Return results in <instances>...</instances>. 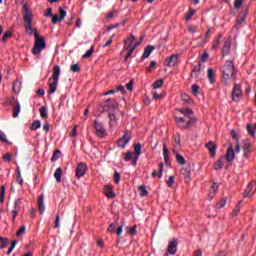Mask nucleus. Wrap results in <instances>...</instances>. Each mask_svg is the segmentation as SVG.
Returning <instances> with one entry per match:
<instances>
[{"label":"nucleus","mask_w":256,"mask_h":256,"mask_svg":"<svg viewBox=\"0 0 256 256\" xmlns=\"http://www.w3.org/2000/svg\"><path fill=\"white\" fill-rule=\"evenodd\" d=\"M174 119L179 129H191L197 125V118L193 116V109L191 108L177 109Z\"/></svg>","instance_id":"f257e3e1"},{"label":"nucleus","mask_w":256,"mask_h":256,"mask_svg":"<svg viewBox=\"0 0 256 256\" xmlns=\"http://www.w3.org/2000/svg\"><path fill=\"white\" fill-rule=\"evenodd\" d=\"M223 83L226 87H231L229 80L235 75V64L231 60H227L221 67Z\"/></svg>","instance_id":"f03ea898"},{"label":"nucleus","mask_w":256,"mask_h":256,"mask_svg":"<svg viewBox=\"0 0 256 256\" xmlns=\"http://www.w3.org/2000/svg\"><path fill=\"white\" fill-rule=\"evenodd\" d=\"M22 15L27 35H33V12L27 4L22 7Z\"/></svg>","instance_id":"7ed1b4c3"},{"label":"nucleus","mask_w":256,"mask_h":256,"mask_svg":"<svg viewBox=\"0 0 256 256\" xmlns=\"http://www.w3.org/2000/svg\"><path fill=\"white\" fill-rule=\"evenodd\" d=\"M61 75V66L55 65L53 67V74H52V82L51 78L49 79V95H53L55 91H57V85H59V76Z\"/></svg>","instance_id":"20e7f679"},{"label":"nucleus","mask_w":256,"mask_h":256,"mask_svg":"<svg viewBox=\"0 0 256 256\" xmlns=\"http://www.w3.org/2000/svg\"><path fill=\"white\" fill-rule=\"evenodd\" d=\"M34 37H35V42H34V47L32 48V53L33 55H39L45 47H47V43H45V39L41 36H39V32L37 29L34 30Z\"/></svg>","instance_id":"39448f33"},{"label":"nucleus","mask_w":256,"mask_h":256,"mask_svg":"<svg viewBox=\"0 0 256 256\" xmlns=\"http://www.w3.org/2000/svg\"><path fill=\"white\" fill-rule=\"evenodd\" d=\"M94 129H95L96 136L99 139H103L105 135H107V130H105V126L103 125V123L97 120L94 121Z\"/></svg>","instance_id":"423d86ee"},{"label":"nucleus","mask_w":256,"mask_h":256,"mask_svg":"<svg viewBox=\"0 0 256 256\" xmlns=\"http://www.w3.org/2000/svg\"><path fill=\"white\" fill-rule=\"evenodd\" d=\"M131 141V133H129V131H126L125 134L123 135V137L119 138L117 141V145L118 147H120L121 149H125V146L127 145V143H129Z\"/></svg>","instance_id":"0eeeda50"},{"label":"nucleus","mask_w":256,"mask_h":256,"mask_svg":"<svg viewBox=\"0 0 256 256\" xmlns=\"http://www.w3.org/2000/svg\"><path fill=\"white\" fill-rule=\"evenodd\" d=\"M85 173H87V164L80 162L76 166V177L78 179H81V177L85 176Z\"/></svg>","instance_id":"6e6552de"},{"label":"nucleus","mask_w":256,"mask_h":256,"mask_svg":"<svg viewBox=\"0 0 256 256\" xmlns=\"http://www.w3.org/2000/svg\"><path fill=\"white\" fill-rule=\"evenodd\" d=\"M243 95V91L241 90V85L235 84L232 90V99L233 101H239L241 96Z\"/></svg>","instance_id":"1a4fd4ad"},{"label":"nucleus","mask_w":256,"mask_h":256,"mask_svg":"<svg viewBox=\"0 0 256 256\" xmlns=\"http://www.w3.org/2000/svg\"><path fill=\"white\" fill-rule=\"evenodd\" d=\"M177 245H179L177 239L173 238L170 240L168 243L167 253L170 255H175L177 253Z\"/></svg>","instance_id":"9d476101"},{"label":"nucleus","mask_w":256,"mask_h":256,"mask_svg":"<svg viewBox=\"0 0 256 256\" xmlns=\"http://www.w3.org/2000/svg\"><path fill=\"white\" fill-rule=\"evenodd\" d=\"M178 59H179V55L172 54L170 57L166 58L164 65L166 67H175V65H177Z\"/></svg>","instance_id":"9b49d317"},{"label":"nucleus","mask_w":256,"mask_h":256,"mask_svg":"<svg viewBox=\"0 0 256 256\" xmlns=\"http://www.w3.org/2000/svg\"><path fill=\"white\" fill-rule=\"evenodd\" d=\"M206 149H208L210 153V157H215L217 155V144L213 141H209L205 144Z\"/></svg>","instance_id":"f8f14e48"},{"label":"nucleus","mask_w":256,"mask_h":256,"mask_svg":"<svg viewBox=\"0 0 256 256\" xmlns=\"http://www.w3.org/2000/svg\"><path fill=\"white\" fill-rule=\"evenodd\" d=\"M255 191H256V182H250L248 184V187L244 191V197H251V195H253Z\"/></svg>","instance_id":"ddd939ff"},{"label":"nucleus","mask_w":256,"mask_h":256,"mask_svg":"<svg viewBox=\"0 0 256 256\" xmlns=\"http://www.w3.org/2000/svg\"><path fill=\"white\" fill-rule=\"evenodd\" d=\"M153 51H155V46L148 45L147 47H145L144 52H143L142 57H141L142 61H145V59H148V57L151 56Z\"/></svg>","instance_id":"4468645a"},{"label":"nucleus","mask_w":256,"mask_h":256,"mask_svg":"<svg viewBox=\"0 0 256 256\" xmlns=\"http://www.w3.org/2000/svg\"><path fill=\"white\" fill-rule=\"evenodd\" d=\"M235 159V150L233 149V144H230L226 152V161L231 163Z\"/></svg>","instance_id":"2eb2a0df"},{"label":"nucleus","mask_w":256,"mask_h":256,"mask_svg":"<svg viewBox=\"0 0 256 256\" xmlns=\"http://www.w3.org/2000/svg\"><path fill=\"white\" fill-rule=\"evenodd\" d=\"M45 196L42 194L38 197V211L40 212V215H43L45 213Z\"/></svg>","instance_id":"dca6fc26"},{"label":"nucleus","mask_w":256,"mask_h":256,"mask_svg":"<svg viewBox=\"0 0 256 256\" xmlns=\"http://www.w3.org/2000/svg\"><path fill=\"white\" fill-rule=\"evenodd\" d=\"M245 25V13L241 12L236 20V29H241Z\"/></svg>","instance_id":"f3484780"},{"label":"nucleus","mask_w":256,"mask_h":256,"mask_svg":"<svg viewBox=\"0 0 256 256\" xmlns=\"http://www.w3.org/2000/svg\"><path fill=\"white\" fill-rule=\"evenodd\" d=\"M181 175H183L185 181H189L191 179V167L187 166L185 168H182L180 171Z\"/></svg>","instance_id":"a211bd4d"},{"label":"nucleus","mask_w":256,"mask_h":256,"mask_svg":"<svg viewBox=\"0 0 256 256\" xmlns=\"http://www.w3.org/2000/svg\"><path fill=\"white\" fill-rule=\"evenodd\" d=\"M104 193L108 199L115 198V192H113V187L110 185L104 186Z\"/></svg>","instance_id":"6ab92c4d"},{"label":"nucleus","mask_w":256,"mask_h":256,"mask_svg":"<svg viewBox=\"0 0 256 256\" xmlns=\"http://www.w3.org/2000/svg\"><path fill=\"white\" fill-rule=\"evenodd\" d=\"M199 73H201V62L198 63V66H194L190 77H195V79H197V77H199Z\"/></svg>","instance_id":"aec40b11"},{"label":"nucleus","mask_w":256,"mask_h":256,"mask_svg":"<svg viewBox=\"0 0 256 256\" xmlns=\"http://www.w3.org/2000/svg\"><path fill=\"white\" fill-rule=\"evenodd\" d=\"M230 49H231V41L227 40L224 42V46L222 48V55H229Z\"/></svg>","instance_id":"412c9836"},{"label":"nucleus","mask_w":256,"mask_h":256,"mask_svg":"<svg viewBox=\"0 0 256 256\" xmlns=\"http://www.w3.org/2000/svg\"><path fill=\"white\" fill-rule=\"evenodd\" d=\"M19 113H21V104L17 102L13 108L12 117L16 119V117H19Z\"/></svg>","instance_id":"4be33fe9"},{"label":"nucleus","mask_w":256,"mask_h":256,"mask_svg":"<svg viewBox=\"0 0 256 256\" xmlns=\"http://www.w3.org/2000/svg\"><path fill=\"white\" fill-rule=\"evenodd\" d=\"M208 81L211 85L215 83V70H213V68L208 69Z\"/></svg>","instance_id":"5701e85b"},{"label":"nucleus","mask_w":256,"mask_h":256,"mask_svg":"<svg viewBox=\"0 0 256 256\" xmlns=\"http://www.w3.org/2000/svg\"><path fill=\"white\" fill-rule=\"evenodd\" d=\"M62 175H63V169L61 167L57 168L54 173V178L56 179L57 183H61Z\"/></svg>","instance_id":"b1692460"},{"label":"nucleus","mask_w":256,"mask_h":256,"mask_svg":"<svg viewBox=\"0 0 256 256\" xmlns=\"http://www.w3.org/2000/svg\"><path fill=\"white\" fill-rule=\"evenodd\" d=\"M163 151H164V163H166V165H169V149H167V144L163 145Z\"/></svg>","instance_id":"393cba45"},{"label":"nucleus","mask_w":256,"mask_h":256,"mask_svg":"<svg viewBox=\"0 0 256 256\" xmlns=\"http://www.w3.org/2000/svg\"><path fill=\"white\" fill-rule=\"evenodd\" d=\"M106 103L108 104L106 107H104V111H109V109H115V100L114 99H108L106 100Z\"/></svg>","instance_id":"a878e982"},{"label":"nucleus","mask_w":256,"mask_h":256,"mask_svg":"<svg viewBox=\"0 0 256 256\" xmlns=\"http://www.w3.org/2000/svg\"><path fill=\"white\" fill-rule=\"evenodd\" d=\"M246 129H247L249 135H251L252 137H255L256 124L254 126H252L251 124H248Z\"/></svg>","instance_id":"bb28decb"},{"label":"nucleus","mask_w":256,"mask_h":256,"mask_svg":"<svg viewBox=\"0 0 256 256\" xmlns=\"http://www.w3.org/2000/svg\"><path fill=\"white\" fill-rule=\"evenodd\" d=\"M223 166H224V163H223V160L222 159H219L215 162L214 164V169L216 171H221V169H223Z\"/></svg>","instance_id":"cd10ccee"},{"label":"nucleus","mask_w":256,"mask_h":256,"mask_svg":"<svg viewBox=\"0 0 256 256\" xmlns=\"http://www.w3.org/2000/svg\"><path fill=\"white\" fill-rule=\"evenodd\" d=\"M138 189L140 191L141 197H147V195H149V191H147V188L145 187V185L139 186Z\"/></svg>","instance_id":"c85d7f7f"},{"label":"nucleus","mask_w":256,"mask_h":256,"mask_svg":"<svg viewBox=\"0 0 256 256\" xmlns=\"http://www.w3.org/2000/svg\"><path fill=\"white\" fill-rule=\"evenodd\" d=\"M243 149H244V151H246V153L251 152V142H249V140L243 141Z\"/></svg>","instance_id":"c756f323"},{"label":"nucleus","mask_w":256,"mask_h":256,"mask_svg":"<svg viewBox=\"0 0 256 256\" xmlns=\"http://www.w3.org/2000/svg\"><path fill=\"white\" fill-rule=\"evenodd\" d=\"M93 51H95V46H91L89 50L82 56L83 59H89L93 55Z\"/></svg>","instance_id":"7c9ffc66"},{"label":"nucleus","mask_w":256,"mask_h":256,"mask_svg":"<svg viewBox=\"0 0 256 256\" xmlns=\"http://www.w3.org/2000/svg\"><path fill=\"white\" fill-rule=\"evenodd\" d=\"M59 157H61V150H55L51 157L52 163H55V161H57Z\"/></svg>","instance_id":"2f4dec72"},{"label":"nucleus","mask_w":256,"mask_h":256,"mask_svg":"<svg viewBox=\"0 0 256 256\" xmlns=\"http://www.w3.org/2000/svg\"><path fill=\"white\" fill-rule=\"evenodd\" d=\"M39 128H41V121L39 120H35L30 127L31 131H37Z\"/></svg>","instance_id":"473e14b6"},{"label":"nucleus","mask_w":256,"mask_h":256,"mask_svg":"<svg viewBox=\"0 0 256 256\" xmlns=\"http://www.w3.org/2000/svg\"><path fill=\"white\" fill-rule=\"evenodd\" d=\"M13 91L14 93H19V91H21V82L19 80L13 83Z\"/></svg>","instance_id":"72a5a7b5"},{"label":"nucleus","mask_w":256,"mask_h":256,"mask_svg":"<svg viewBox=\"0 0 256 256\" xmlns=\"http://www.w3.org/2000/svg\"><path fill=\"white\" fill-rule=\"evenodd\" d=\"M11 35H13V32H11V30L6 31L3 34L2 43H7L8 39L11 37Z\"/></svg>","instance_id":"f704fd0d"},{"label":"nucleus","mask_w":256,"mask_h":256,"mask_svg":"<svg viewBox=\"0 0 256 256\" xmlns=\"http://www.w3.org/2000/svg\"><path fill=\"white\" fill-rule=\"evenodd\" d=\"M0 141H2L3 143H7V145H11V142L7 140V136L5 135V132L1 130H0Z\"/></svg>","instance_id":"c9c22d12"},{"label":"nucleus","mask_w":256,"mask_h":256,"mask_svg":"<svg viewBox=\"0 0 256 256\" xmlns=\"http://www.w3.org/2000/svg\"><path fill=\"white\" fill-rule=\"evenodd\" d=\"M70 71H72V73H79V71H81V66L79 63L73 64L70 68Z\"/></svg>","instance_id":"e433bc0d"},{"label":"nucleus","mask_w":256,"mask_h":256,"mask_svg":"<svg viewBox=\"0 0 256 256\" xmlns=\"http://www.w3.org/2000/svg\"><path fill=\"white\" fill-rule=\"evenodd\" d=\"M113 178L115 185H119V181H121V174L118 171H115Z\"/></svg>","instance_id":"4c0bfd02"},{"label":"nucleus","mask_w":256,"mask_h":256,"mask_svg":"<svg viewBox=\"0 0 256 256\" xmlns=\"http://www.w3.org/2000/svg\"><path fill=\"white\" fill-rule=\"evenodd\" d=\"M40 116L42 117V119H47V108L45 106H42L40 108Z\"/></svg>","instance_id":"58836bf2"},{"label":"nucleus","mask_w":256,"mask_h":256,"mask_svg":"<svg viewBox=\"0 0 256 256\" xmlns=\"http://www.w3.org/2000/svg\"><path fill=\"white\" fill-rule=\"evenodd\" d=\"M176 161L179 165H185V158L181 154H176Z\"/></svg>","instance_id":"ea45409f"},{"label":"nucleus","mask_w":256,"mask_h":256,"mask_svg":"<svg viewBox=\"0 0 256 256\" xmlns=\"http://www.w3.org/2000/svg\"><path fill=\"white\" fill-rule=\"evenodd\" d=\"M154 89H161L163 87V79H159L153 83Z\"/></svg>","instance_id":"a19ab883"},{"label":"nucleus","mask_w":256,"mask_h":256,"mask_svg":"<svg viewBox=\"0 0 256 256\" xmlns=\"http://www.w3.org/2000/svg\"><path fill=\"white\" fill-rule=\"evenodd\" d=\"M136 39H137V38H136L135 36H133V34H131V35L128 37L127 41H130V43H129L128 46L126 47L127 50L131 49V46L133 45V41H136Z\"/></svg>","instance_id":"79ce46f5"},{"label":"nucleus","mask_w":256,"mask_h":256,"mask_svg":"<svg viewBox=\"0 0 256 256\" xmlns=\"http://www.w3.org/2000/svg\"><path fill=\"white\" fill-rule=\"evenodd\" d=\"M60 221H61V216L57 214L54 222L55 223L54 229H59V227H61Z\"/></svg>","instance_id":"37998d69"},{"label":"nucleus","mask_w":256,"mask_h":256,"mask_svg":"<svg viewBox=\"0 0 256 256\" xmlns=\"http://www.w3.org/2000/svg\"><path fill=\"white\" fill-rule=\"evenodd\" d=\"M21 209V198H17L14 202V210L19 211Z\"/></svg>","instance_id":"c03bdc74"},{"label":"nucleus","mask_w":256,"mask_h":256,"mask_svg":"<svg viewBox=\"0 0 256 256\" xmlns=\"http://www.w3.org/2000/svg\"><path fill=\"white\" fill-rule=\"evenodd\" d=\"M5 201V186H1L0 189V203H3Z\"/></svg>","instance_id":"a18cd8bd"},{"label":"nucleus","mask_w":256,"mask_h":256,"mask_svg":"<svg viewBox=\"0 0 256 256\" xmlns=\"http://www.w3.org/2000/svg\"><path fill=\"white\" fill-rule=\"evenodd\" d=\"M141 149L142 146L140 143L134 145V153H136V155H141Z\"/></svg>","instance_id":"49530a36"},{"label":"nucleus","mask_w":256,"mask_h":256,"mask_svg":"<svg viewBox=\"0 0 256 256\" xmlns=\"http://www.w3.org/2000/svg\"><path fill=\"white\" fill-rule=\"evenodd\" d=\"M166 183L168 187H173V185H175V176H169Z\"/></svg>","instance_id":"de8ad7c7"},{"label":"nucleus","mask_w":256,"mask_h":256,"mask_svg":"<svg viewBox=\"0 0 256 256\" xmlns=\"http://www.w3.org/2000/svg\"><path fill=\"white\" fill-rule=\"evenodd\" d=\"M225 205H227V200H226L225 198H222V199L219 201V203L216 205V207H217L218 209H221V208L225 207Z\"/></svg>","instance_id":"09e8293b"},{"label":"nucleus","mask_w":256,"mask_h":256,"mask_svg":"<svg viewBox=\"0 0 256 256\" xmlns=\"http://www.w3.org/2000/svg\"><path fill=\"white\" fill-rule=\"evenodd\" d=\"M244 0H234V7L235 9H241L243 7Z\"/></svg>","instance_id":"8fccbe9b"},{"label":"nucleus","mask_w":256,"mask_h":256,"mask_svg":"<svg viewBox=\"0 0 256 256\" xmlns=\"http://www.w3.org/2000/svg\"><path fill=\"white\" fill-rule=\"evenodd\" d=\"M59 11H60V21H63L65 17H67V11L63 10L62 7H59Z\"/></svg>","instance_id":"3c124183"},{"label":"nucleus","mask_w":256,"mask_h":256,"mask_svg":"<svg viewBox=\"0 0 256 256\" xmlns=\"http://www.w3.org/2000/svg\"><path fill=\"white\" fill-rule=\"evenodd\" d=\"M16 245H17V240H13L11 247L7 251V255H11V253H13V250L15 249Z\"/></svg>","instance_id":"603ef678"},{"label":"nucleus","mask_w":256,"mask_h":256,"mask_svg":"<svg viewBox=\"0 0 256 256\" xmlns=\"http://www.w3.org/2000/svg\"><path fill=\"white\" fill-rule=\"evenodd\" d=\"M123 155L125 156L124 161H131L133 159V152L124 153Z\"/></svg>","instance_id":"864d4df0"},{"label":"nucleus","mask_w":256,"mask_h":256,"mask_svg":"<svg viewBox=\"0 0 256 256\" xmlns=\"http://www.w3.org/2000/svg\"><path fill=\"white\" fill-rule=\"evenodd\" d=\"M166 93L163 92V93H157V92H153V98L154 99H163V97H165Z\"/></svg>","instance_id":"5fc2aeb1"},{"label":"nucleus","mask_w":256,"mask_h":256,"mask_svg":"<svg viewBox=\"0 0 256 256\" xmlns=\"http://www.w3.org/2000/svg\"><path fill=\"white\" fill-rule=\"evenodd\" d=\"M192 93L193 95H199V85L197 84L192 85Z\"/></svg>","instance_id":"6e6d98bb"},{"label":"nucleus","mask_w":256,"mask_h":256,"mask_svg":"<svg viewBox=\"0 0 256 256\" xmlns=\"http://www.w3.org/2000/svg\"><path fill=\"white\" fill-rule=\"evenodd\" d=\"M7 238L0 237L1 249H5L7 247Z\"/></svg>","instance_id":"4d7b16f0"},{"label":"nucleus","mask_w":256,"mask_h":256,"mask_svg":"<svg viewBox=\"0 0 256 256\" xmlns=\"http://www.w3.org/2000/svg\"><path fill=\"white\" fill-rule=\"evenodd\" d=\"M221 45V35L216 39L215 43L212 46V49H217Z\"/></svg>","instance_id":"13d9d810"},{"label":"nucleus","mask_w":256,"mask_h":256,"mask_svg":"<svg viewBox=\"0 0 256 256\" xmlns=\"http://www.w3.org/2000/svg\"><path fill=\"white\" fill-rule=\"evenodd\" d=\"M25 231H26V227L21 226L20 229L16 233L17 237H21V235H23L25 233Z\"/></svg>","instance_id":"bf43d9fd"},{"label":"nucleus","mask_w":256,"mask_h":256,"mask_svg":"<svg viewBox=\"0 0 256 256\" xmlns=\"http://www.w3.org/2000/svg\"><path fill=\"white\" fill-rule=\"evenodd\" d=\"M59 21H61L59 15L54 14V15L52 16V23H54V25H57V23H59Z\"/></svg>","instance_id":"052dcab7"},{"label":"nucleus","mask_w":256,"mask_h":256,"mask_svg":"<svg viewBox=\"0 0 256 256\" xmlns=\"http://www.w3.org/2000/svg\"><path fill=\"white\" fill-rule=\"evenodd\" d=\"M16 182L18 183V185H23V177H21L20 171H18V176L16 178Z\"/></svg>","instance_id":"680f3d73"},{"label":"nucleus","mask_w":256,"mask_h":256,"mask_svg":"<svg viewBox=\"0 0 256 256\" xmlns=\"http://www.w3.org/2000/svg\"><path fill=\"white\" fill-rule=\"evenodd\" d=\"M116 15H117V11L114 10V11H112V12H109L106 17H107L108 20H111V19H113V17H115Z\"/></svg>","instance_id":"e2e57ef3"},{"label":"nucleus","mask_w":256,"mask_h":256,"mask_svg":"<svg viewBox=\"0 0 256 256\" xmlns=\"http://www.w3.org/2000/svg\"><path fill=\"white\" fill-rule=\"evenodd\" d=\"M129 235H135L137 233V226H132L128 230Z\"/></svg>","instance_id":"0e129e2a"},{"label":"nucleus","mask_w":256,"mask_h":256,"mask_svg":"<svg viewBox=\"0 0 256 256\" xmlns=\"http://www.w3.org/2000/svg\"><path fill=\"white\" fill-rule=\"evenodd\" d=\"M115 229H117V225L115 224H110L109 227H108V231L109 233H115Z\"/></svg>","instance_id":"69168bd1"},{"label":"nucleus","mask_w":256,"mask_h":256,"mask_svg":"<svg viewBox=\"0 0 256 256\" xmlns=\"http://www.w3.org/2000/svg\"><path fill=\"white\" fill-rule=\"evenodd\" d=\"M133 51H135L134 48H129L128 49V52L125 56V61H127V59H129V57H131V55H133Z\"/></svg>","instance_id":"338daca9"},{"label":"nucleus","mask_w":256,"mask_h":256,"mask_svg":"<svg viewBox=\"0 0 256 256\" xmlns=\"http://www.w3.org/2000/svg\"><path fill=\"white\" fill-rule=\"evenodd\" d=\"M2 159H4V161H7L8 163H10V161H11V154H9V153L4 154Z\"/></svg>","instance_id":"774afa93"}]
</instances>
